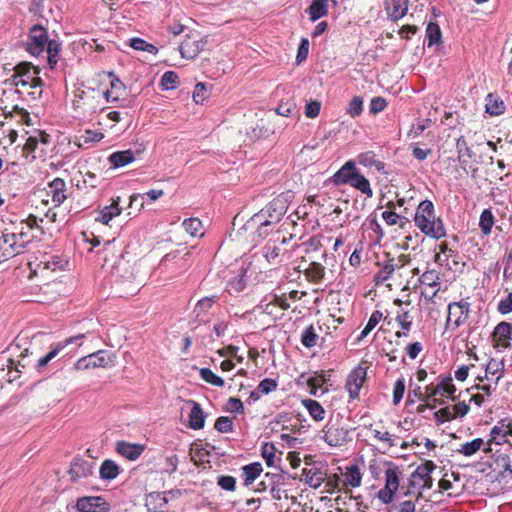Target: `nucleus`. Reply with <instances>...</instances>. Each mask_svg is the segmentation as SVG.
I'll list each match as a JSON object with an SVG mask.
<instances>
[{
  "label": "nucleus",
  "instance_id": "nucleus-1",
  "mask_svg": "<svg viewBox=\"0 0 512 512\" xmlns=\"http://www.w3.org/2000/svg\"><path fill=\"white\" fill-rule=\"evenodd\" d=\"M203 235V224L198 218H189L184 220L181 225H172L162 235V260H165L168 266L170 261L176 259L177 266L183 267L189 256L188 237L195 238Z\"/></svg>",
  "mask_w": 512,
  "mask_h": 512
},
{
  "label": "nucleus",
  "instance_id": "nucleus-2",
  "mask_svg": "<svg viewBox=\"0 0 512 512\" xmlns=\"http://www.w3.org/2000/svg\"><path fill=\"white\" fill-rule=\"evenodd\" d=\"M289 197V193H282L275 197L266 209H262L250 217L243 225V229L253 230L258 227L261 230L265 226H275L287 211Z\"/></svg>",
  "mask_w": 512,
  "mask_h": 512
},
{
  "label": "nucleus",
  "instance_id": "nucleus-3",
  "mask_svg": "<svg viewBox=\"0 0 512 512\" xmlns=\"http://www.w3.org/2000/svg\"><path fill=\"white\" fill-rule=\"evenodd\" d=\"M414 221L421 232L429 237L440 239L446 235L444 224L435 216L431 201L425 200L418 205Z\"/></svg>",
  "mask_w": 512,
  "mask_h": 512
},
{
  "label": "nucleus",
  "instance_id": "nucleus-4",
  "mask_svg": "<svg viewBox=\"0 0 512 512\" xmlns=\"http://www.w3.org/2000/svg\"><path fill=\"white\" fill-rule=\"evenodd\" d=\"M436 468L432 461H426L424 464L417 467V469L410 475L409 489L405 493V497H416V499L423 497V492L429 490L433 486V478L431 473Z\"/></svg>",
  "mask_w": 512,
  "mask_h": 512
},
{
  "label": "nucleus",
  "instance_id": "nucleus-5",
  "mask_svg": "<svg viewBox=\"0 0 512 512\" xmlns=\"http://www.w3.org/2000/svg\"><path fill=\"white\" fill-rule=\"evenodd\" d=\"M208 37L202 36L198 31H189L178 44V50L182 58L194 60L205 48Z\"/></svg>",
  "mask_w": 512,
  "mask_h": 512
},
{
  "label": "nucleus",
  "instance_id": "nucleus-6",
  "mask_svg": "<svg viewBox=\"0 0 512 512\" xmlns=\"http://www.w3.org/2000/svg\"><path fill=\"white\" fill-rule=\"evenodd\" d=\"M399 468L392 462H388L385 468V485L378 491V499L385 504L391 503L400 485Z\"/></svg>",
  "mask_w": 512,
  "mask_h": 512
},
{
  "label": "nucleus",
  "instance_id": "nucleus-7",
  "mask_svg": "<svg viewBox=\"0 0 512 512\" xmlns=\"http://www.w3.org/2000/svg\"><path fill=\"white\" fill-rule=\"evenodd\" d=\"M297 270L303 272L306 279L315 284L321 282L325 276V267L315 256H309V259L302 257Z\"/></svg>",
  "mask_w": 512,
  "mask_h": 512
},
{
  "label": "nucleus",
  "instance_id": "nucleus-8",
  "mask_svg": "<svg viewBox=\"0 0 512 512\" xmlns=\"http://www.w3.org/2000/svg\"><path fill=\"white\" fill-rule=\"evenodd\" d=\"M48 41L47 30L39 24L33 25L29 30L26 49L31 55L38 56L45 50Z\"/></svg>",
  "mask_w": 512,
  "mask_h": 512
},
{
  "label": "nucleus",
  "instance_id": "nucleus-9",
  "mask_svg": "<svg viewBox=\"0 0 512 512\" xmlns=\"http://www.w3.org/2000/svg\"><path fill=\"white\" fill-rule=\"evenodd\" d=\"M111 365H113L112 355L107 351L99 350L95 353L80 358L76 362L75 367L78 370H83L98 367L106 368Z\"/></svg>",
  "mask_w": 512,
  "mask_h": 512
},
{
  "label": "nucleus",
  "instance_id": "nucleus-10",
  "mask_svg": "<svg viewBox=\"0 0 512 512\" xmlns=\"http://www.w3.org/2000/svg\"><path fill=\"white\" fill-rule=\"evenodd\" d=\"M290 238L277 236L273 241H269L263 248L264 257L271 264H279L282 262L286 250L283 245L287 243Z\"/></svg>",
  "mask_w": 512,
  "mask_h": 512
},
{
  "label": "nucleus",
  "instance_id": "nucleus-11",
  "mask_svg": "<svg viewBox=\"0 0 512 512\" xmlns=\"http://www.w3.org/2000/svg\"><path fill=\"white\" fill-rule=\"evenodd\" d=\"M470 304L467 301L450 303L448 306V317L446 324H453L454 327L460 326L468 317Z\"/></svg>",
  "mask_w": 512,
  "mask_h": 512
},
{
  "label": "nucleus",
  "instance_id": "nucleus-12",
  "mask_svg": "<svg viewBox=\"0 0 512 512\" xmlns=\"http://www.w3.org/2000/svg\"><path fill=\"white\" fill-rule=\"evenodd\" d=\"M40 70L38 67H34L29 62H20L14 68V74L12 75L13 84L18 87H26L30 83V78L33 74H39Z\"/></svg>",
  "mask_w": 512,
  "mask_h": 512
},
{
  "label": "nucleus",
  "instance_id": "nucleus-13",
  "mask_svg": "<svg viewBox=\"0 0 512 512\" xmlns=\"http://www.w3.org/2000/svg\"><path fill=\"white\" fill-rule=\"evenodd\" d=\"M85 337L84 334H79L73 337H69L64 342H58L52 346L51 350L43 357L39 358L37 364L35 365V369L38 372H41L42 369L52 360L54 359L61 350H63L67 345L76 342L77 340L83 339Z\"/></svg>",
  "mask_w": 512,
  "mask_h": 512
},
{
  "label": "nucleus",
  "instance_id": "nucleus-14",
  "mask_svg": "<svg viewBox=\"0 0 512 512\" xmlns=\"http://www.w3.org/2000/svg\"><path fill=\"white\" fill-rule=\"evenodd\" d=\"M77 509L80 512H101L108 510V503L100 496L82 497L77 500Z\"/></svg>",
  "mask_w": 512,
  "mask_h": 512
},
{
  "label": "nucleus",
  "instance_id": "nucleus-15",
  "mask_svg": "<svg viewBox=\"0 0 512 512\" xmlns=\"http://www.w3.org/2000/svg\"><path fill=\"white\" fill-rule=\"evenodd\" d=\"M302 476L304 477V481L306 484H308L311 488H318L321 486V484L326 479V471L324 469V466L321 465L320 467L313 466L311 468H304L302 471Z\"/></svg>",
  "mask_w": 512,
  "mask_h": 512
},
{
  "label": "nucleus",
  "instance_id": "nucleus-16",
  "mask_svg": "<svg viewBox=\"0 0 512 512\" xmlns=\"http://www.w3.org/2000/svg\"><path fill=\"white\" fill-rule=\"evenodd\" d=\"M512 339V323L500 322L493 331V341L496 347L508 348Z\"/></svg>",
  "mask_w": 512,
  "mask_h": 512
},
{
  "label": "nucleus",
  "instance_id": "nucleus-17",
  "mask_svg": "<svg viewBox=\"0 0 512 512\" xmlns=\"http://www.w3.org/2000/svg\"><path fill=\"white\" fill-rule=\"evenodd\" d=\"M504 367L503 364L495 359H491L485 369L484 376H478L476 380L478 382H492L493 384H498L499 380L503 377Z\"/></svg>",
  "mask_w": 512,
  "mask_h": 512
},
{
  "label": "nucleus",
  "instance_id": "nucleus-18",
  "mask_svg": "<svg viewBox=\"0 0 512 512\" xmlns=\"http://www.w3.org/2000/svg\"><path fill=\"white\" fill-rule=\"evenodd\" d=\"M69 474L74 482L87 478L92 474V463L81 458H75L71 463Z\"/></svg>",
  "mask_w": 512,
  "mask_h": 512
},
{
  "label": "nucleus",
  "instance_id": "nucleus-19",
  "mask_svg": "<svg viewBox=\"0 0 512 512\" xmlns=\"http://www.w3.org/2000/svg\"><path fill=\"white\" fill-rule=\"evenodd\" d=\"M21 254L18 248H16L15 239L10 233L3 234L0 236V263Z\"/></svg>",
  "mask_w": 512,
  "mask_h": 512
},
{
  "label": "nucleus",
  "instance_id": "nucleus-20",
  "mask_svg": "<svg viewBox=\"0 0 512 512\" xmlns=\"http://www.w3.org/2000/svg\"><path fill=\"white\" fill-rule=\"evenodd\" d=\"M116 451L124 458L134 461L141 456L144 446L126 441H118L116 443Z\"/></svg>",
  "mask_w": 512,
  "mask_h": 512
},
{
  "label": "nucleus",
  "instance_id": "nucleus-21",
  "mask_svg": "<svg viewBox=\"0 0 512 512\" xmlns=\"http://www.w3.org/2000/svg\"><path fill=\"white\" fill-rule=\"evenodd\" d=\"M365 381V371L358 368L351 372L346 382V388L351 398H356Z\"/></svg>",
  "mask_w": 512,
  "mask_h": 512
},
{
  "label": "nucleus",
  "instance_id": "nucleus-22",
  "mask_svg": "<svg viewBox=\"0 0 512 512\" xmlns=\"http://www.w3.org/2000/svg\"><path fill=\"white\" fill-rule=\"evenodd\" d=\"M184 411L189 413L190 427L200 429L204 426V415L200 405L190 401L184 405Z\"/></svg>",
  "mask_w": 512,
  "mask_h": 512
},
{
  "label": "nucleus",
  "instance_id": "nucleus-23",
  "mask_svg": "<svg viewBox=\"0 0 512 512\" xmlns=\"http://www.w3.org/2000/svg\"><path fill=\"white\" fill-rule=\"evenodd\" d=\"M52 197L54 206H60L67 198L66 196V183L61 178H55L49 184V192Z\"/></svg>",
  "mask_w": 512,
  "mask_h": 512
},
{
  "label": "nucleus",
  "instance_id": "nucleus-24",
  "mask_svg": "<svg viewBox=\"0 0 512 512\" xmlns=\"http://www.w3.org/2000/svg\"><path fill=\"white\" fill-rule=\"evenodd\" d=\"M357 171L355 162L349 160L333 175V181L337 185L350 184Z\"/></svg>",
  "mask_w": 512,
  "mask_h": 512
},
{
  "label": "nucleus",
  "instance_id": "nucleus-25",
  "mask_svg": "<svg viewBox=\"0 0 512 512\" xmlns=\"http://www.w3.org/2000/svg\"><path fill=\"white\" fill-rule=\"evenodd\" d=\"M348 432L347 430L337 427V426H330L325 431L324 434V440L330 445V446H341L343 445L347 440Z\"/></svg>",
  "mask_w": 512,
  "mask_h": 512
},
{
  "label": "nucleus",
  "instance_id": "nucleus-26",
  "mask_svg": "<svg viewBox=\"0 0 512 512\" xmlns=\"http://www.w3.org/2000/svg\"><path fill=\"white\" fill-rule=\"evenodd\" d=\"M504 421L499 422L495 425L490 432V439L486 442V447L483 448V452L490 453L492 451L491 444L495 443L501 445L503 443L508 444V440L504 431Z\"/></svg>",
  "mask_w": 512,
  "mask_h": 512
},
{
  "label": "nucleus",
  "instance_id": "nucleus-27",
  "mask_svg": "<svg viewBox=\"0 0 512 512\" xmlns=\"http://www.w3.org/2000/svg\"><path fill=\"white\" fill-rule=\"evenodd\" d=\"M458 160L461 168L466 172L470 173L473 177L476 175L478 171L479 162L477 157L472 149L469 151L462 153L458 156Z\"/></svg>",
  "mask_w": 512,
  "mask_h": 512
},
{
  "label": "nucleus",
  "instance_id": "nucleus-28",
  "mask_svg": "<svg viewBox=\"0 0 512 512\" xmlns=\"http://www.w3.org/2000/svg\"><path fill=\"white\" fill-rule=\"evenodd\" d=\"M134 159L135 156L131 150L114 152L108 158L111 166L114 168L124 167L133 162Z\"/></svg>",
  "mask_w": 512,
  "mask_h": 512
},
{
  "label": "nucleus",
  "instance_id": "nucleus-29",
  "mask_svg": "<svg viewBox=\"0 0 512 512\" xmlns=\"http://www.w3.org/2000/svg\"><path fill=\"white\" fill-rule=\"evenodd\" d=\"M485 447L486 443L482 438H475L472 441L461 444L457 452L465 457H471Z\"/></svg>",
  "mask_w": 512,
  "mask_h": 512
},
{
  "label": "nucleus",
  "instance_id": "nucleus-30",
  "mask_svg": "<svg viewBox=\"0 0 512 512\" xmlns=\"http://www.w3.org/2000/svg\"><path fill=\"white\" fill-rule=\"evenodd\" d=\"M119 200H113V202L109 206H105L99 213V216L96 217V221L101 222L107 225L115 216H118L121 213V209L119 208Z\"/></svg>",
  "mask_w": 512,
  "mask_h": 512
},
{
  "label": "nucleus",
  "instance_id": "nucleus-31",
  "mask_svg": "<svg viewBox=\"0 0 512 512\" xmlns=\"http://www.w3.org/2000/svg\"><path fill=\"white\" fill-rule=\"evenodd\" d=\"M485 110L492 116H498L505 111L504 102L495 94H488L485 100Z\"/></svg>",
  "mask_w": 512,
  "mask_h": 512
},
{
  "label": "nucleus",
  "instance_id": "nucleus-32",
  "mask_svg": "<svg viewBox=\"0 0 512 512\" xmlns=\"http://www.w3.org/2000/svg\"><path fill=\"white\" fill-rule=\"evenodd\" d=\"M350 185L359 190L362 194H364L367 198L373 197V190L370 186L368 179L360 174L358 171L354 175L353 179H351Z\"/></svg>",
  "mask_w": 512,
  "mask_h": 512
},
{
  "label": "nucleus",
  "instance_id": "nucleus-33",
  "mask_svg": "<svg viewBox=\"0 0 512 512\" xmlns=\"http://www.w3.org/2000/svg\"><path fill=\"white\" fill-rule=\"evenodd\" d=\"M119 472V466L110 459L104 460L99 470L100 477L103 480H113L119 475Z\"/></svg>",
  "mask_w": 512,
  "mask_h": 512
},
{
  "label": "nucleus",
  "instance_id": "nucleus-34",
  "mask_svg": "<svg viewBox=\"0 0 512 512\" xmlns=\"http://www.w3.org/2000/svg\"><path fill=\"white\" fill-rule=\"evenodd\" d=\"M368 430L372 434L373 438L381 442L384 445V447L391 448L393 446H396L393 435L390 434L388 431L378 429L376 427H373V425H370L368 427Z\"/></svg>",
  "mask_w": 512,
  "mask_h": 512
},
{
  "label": "nucleus",
  "instance_id": "nucleus-35",
  "mask_svg": "<svg viewBox=\"0 0 512 512\" xmlns=\"http://www.w3.org/2000/svg\"><path fill=\"white\" fill-rule=\"evenodd\" d=\"M10 235H13L16 248H18L21 253L27 248L34 238V235H32L30 231L25 230L24 226L21 227L20 231L10 233Z\"/></svg>",
  "mask_w": 512,
  "mask_h": 512
},
{
  "label": "nucleus",
  "instance_id": "nucleus-36",
  "mask_svg": "<svg viewBox=\"0 0 512 512\" xmlns=\"http://www.w3.org/2000/svg\"><path fill=\"white\" fill-rule=\"evenodd\" d=\"M358 163L362 166L372 168L377 171L384 170V163L376 159V155L372 151L361 153L357 157Z\"/></svg>",
  "mask_w": 512,
  "mask_h": 512
},
{
  "label": "nucleus",
  "instance_id": "nucleus-37",
  "mask_svg": "<svg viewBox=\"0 0 512 512\" xmlns=\"http://www.w3.org/2000/svg\"><path fill=\"white\" fill-rule=\"evenodd\" d=\"M302 404L314 420L322 421L325 418V410L319 402L312 399H305L302 401Z\"/></svg>",
  "mask_w": 512,
  "mask_h": 512
},
{
  "label": "nucleus",
  "instance_id": "nucleus-38",
  "mask_svg": "<svg viewBox=\"0 0 512 512\" xmlns=\"http://www.w3.org/2000/svg\"><path fill=\"white\" fill-rule=\"evenodd\" d=\"M495 224V218L490 209H484L480 215L479 228L483 235L488 236Z\"/></svg>",
  "mask_w": 512,
  "mask_h": 512
},
{
  "label": "nucleus",
  "instance_id": "nucleus-39",
  "mask_svg": "<svg viewBox=\"0 0 512 512\" xmlns=\"http://www.w3.org/2000/svg\"><path fill=\"white\" fill-rule=\"evenodd\" d=\"M243 475L245 477L244 483L245 485H250L254 482V480L261 474L262 465L259 462H254L249 465H246L242 468Z\"/></svg>",
  "mask_w": 512,
  "mask_h": 512
},
{
  "label": "nucleus",
  "instance_id": "nucleus-40",
  "mask_svg": "<svg viewBox=\"0 0 512 512\" xmlns=\"http://www.w3.org/2000/svg\"><path fill=\"white\" fill-rule=\"evenodd\" d=\"M386 5L387 10L394 19L403 17L407 12V4L405 1L387 0Z\"/></svg>",
  "mask_w": 512,
  "mask_h": 512
},
{
  "label": "nucleus",
  "instance_id": "nucleus-41",
  "mask_svg": "<svg viewBox=\"0 0 512 512\" xmlns=\"http://www.w3.org/2000/svg\"><path fill=\"white\" fill-rule=\"evenodd\" d=\"M308 11L312 21H316L317 19L325 16L328 12L327 0H313Z\"/></svg>",
  "mask_w": 512,
  "mask_h": 512
},
{
  "label": "nucleus",
  "instance_id": "nucleus-42",
  "mask_svg": "<svg viewBox=\"0 0 512 512\" xmlns=\"http://www.w3.org/2000/svg\"><path fill=\"white\" fill-rule=\"evenodd\" d=\"M417 501L416 497H405L399 503L392 505L389 512H415Z\"/></svg>",
  "mask_w": 512,
  "mask_h": 512
},
{
  "label": "nucleus",
  "instance_id": "nucleus-43",
  "mask_svg": "<svg viewBox=\"0 0 512 512\" xmlns=\"http://www.w3.org/2000/svg\"><path fill=\"white\" fill-rule=\"evenodd\" d=\"M48 54V63L51 68H54L59 59V53L61 51V44L56 40L48 41L46 48Z\"/></svg>",
  "mask_w": 512,
  "mask_h": 512
},
{
  "label": "nucleus",
  "instance_id": "nucleus-44",
  "mask_svg": "<svg viewBox=\"0 0 512 512\" xmlns=\"http://www.w3.org/2000/svg\"><path fill=\"white\" fill-rule=\"evenodd\" d=\"M439 280H440L439 274L435 270L426 271L420 277L421 284L432 287V288H437L434 291L433 295H435L437 293V291L439 290V288H438L440 285Z\"/></svg>",
  "mask_w": 512,
  "mask_h": 512
},
{
  "label": "nucleus",
  "instance_id": "nucleus-45",
  "mask_svg": "<svg viewBox=\"0 0 512 512\" xmlns=\"http://www.w3.org/2000/svg\"><path fill=\"white\" fill-rule=\"evenodd\" d=\"M439 396L441 397H447L451 398L452 400H455L454 393L456 392V387L452 383L451 377L443 378L439 383Z\"/></svg>",
  "mask_w": 512,
  "mask_h": 512
},
{
  "label": "nucleus",
  "instance_id": "nucleus-46",
  "mask_svg": "<svg viewBox=\"0 0 512 512\" xmlns=\"http://www.w3.org/2000/svg\"><path fill=\"white\" fill-rule=\"evenodd\" d=\"M160 197V191L158 190H150L147 193L143 194H135L130 197V206L134 203L140 201V206L143 207L145 202L149 200L150 202L156 201Z\"/></svg>",
  "mask_w": 512,
  "mask_h": 512
},
{
  "label": "nucleus",
  "instance_id": "nucleus-47",
  "mask_svg": "<svg viewBox=\"0 0 512 512\" xmlns=\"http://www.w3.org/2000/svg\"><path fill=\"white\" fill-rule=\"evenodd\" d=\"M130 46L135 50L145 51L152 55H156L158 53V48L155 45L150 44L141 38L130 39Z\"/></svg>",
  "mask_w": 512,
  "mask_h": 512
},
{
  "label": "nucleus",
  "instance_id": "nucleus-48",
  "mask_svg": "<svg viewBox=\"0 0 512 512\" xmlns=\"http://www.w3.org/2000/svg\"><path fill=\"white\" fill-rule=\"evenodd\" d=\"M275 226H265L264 229H259L258 227H255L253 230H244L243 227L239 230V234H246L248 233V236L243 235L246 239L251 238V241L254 242L256 239L264 238L266 237Z\"/></svg>",
  "mask_w": 512,
  "mask_h": 512
},
{
  "label": "nucleus",
  "instance_id": "nucleus-49",
  "mask_svg": "<svg viewBox=\"0 0 512 512\" xmlns=\"http://www.w3.org/2000/svg\"><path fill=\"white\" fill-rule=\"evenodd\" d=\"M200 376L202 380L205 382L217 386V387H223L225 382L224 380L217 376L213 371H211L209 368H201L199 370Z\"/></svg>",
  "mask_w": 512,
  "mask_h": 512
},
{
  "label": "nucleus",
  "instance_id": "nucleus-50",
  "mask_svg": "<svg viewBox=\"0 0 512 512\" xmlns=\"http://www.w3.org/2000/svg\"><path fill=\"white\" fill-rule=\"evenodd\" d=\"M361 473L357 466H350L345 473L346 483L352 487H358L361 484Z\"/></svg>",
  "mask_w": 512,
  "mask_h": 512
},
{
  "label": "nucleus",
  "instance_id": "nucleus-51",
  "mask_svg": "<svg viewBox=\"0 0 512 512\" xmlns=\"http://www.w3.org/2000/svg\"><path fill=\"white\" fill-rule=\"evenodd\" d=\"M317 340L318 334L312 325H310L301 335V342L307 348L317 345Z\"/></svg>",
  "mask_w": 512,
  "mask_h": 512
},
{
  "label": "nucleus",
  "instance_id": "nucleus-52",
  "mask_svg": "<svg viewBox=\"0 0 512 512\" xmlns=\"http://www.w3.org/2000/svg\"><path fill=\"white\" fill-rule=\"evenodd\" d=\"M428 45L439 44L441 42V31L436 23H429L426 28Z\"/></svg>",
  "mask_w": 512,
  "mask_h": 512
},
{
  "label": "nucleus",
  "instance_id": "nucleus-53",
  "mask_svg": "<svg viewBox=\"0 0 512 512\" xmlns=\"http://www.w3.org/2000/svg\"><path fill=\"white\" fill-rule=\"evenodd\" d=\"M104 137L103 133L92 130H85L84 133L79 137V146L82 147L85 144L96 143L102 140Z\"/></svg>",
  "mask_w": 512,
  "mask_h": 512
},
{
  "label": "nucleus",
  "instance_id": "nucleus-54",
  "mask_svg": "<svg viewBox=\"0 0 512 512\" xmlns=\"http://www.w3.org/2000/svg\"><path fill=\"white\" fill-rule=\"evenodd\" d=\"M186 30V25H184L180 21H173L172 23H168L166 26L168 42L170 43L172 37H177L184 33Z\"/></svg>",
  "mask_w": 512,
  "mask_h": 512
},
{
  "label": "nucleus",
  "instance_id": "nucleus-55",
  "mask_svg": "<svg viewBox=\"0 0 512 512\" xmlns=\"http://www.w3.org/2000/svg\"><path fill=\"white\" fill-rule=\"evenodd\" d=\"M179 83V76L173 71H167L162 75V89H175Z\"/></svg>",
  "mask_w": 512,
  "mask_h": 512
},
{
  "label": "nucleus",
  "instance_id": "nucleus-56",
  "mask_svg": "<svg viewBox=\"0 0 512 512\" xmlns=\"http://www.w3.org/2000/svg\"><path fill=\"white\" fill-rule=\"evenodd\" d=\"M262 457L268 466H273L276 458V448L272 443H264L262 446Z\"/></svg>",
  "mask_w": 512,
  "mask_h": 512
},
{
  "label": "nucleus",
  "instance_id": "nucleus-57",
  "mask_svg": "<svg viewBox=\"0 0 512 512\" xmlns=\"http://www.w3.org/2000/svg\"><path fill=\"white\" fill-rule=\"evenodd\" d=\"M306 258L309 259V256H314L313 253L318 252L322 247V243L319 237L313 236L308 241L304 243Z\"/></svg>",
  "mask_w": 512,
  "mask_h": 512
},
{
  "label": "nucleus",
  "instance_id": "nucleus-58",
  "mask_svg": "<svg viewBox=\"0 0 512 512\" xmlns=\"http://www.w3.org/2000/svg\"><path fill=\"white\" fill-rule=\"evenodd\" d=\"M439 387H438V384L437 385H434V384H430L428 386H426L425 388V393H420L419 394V400L421 401H428V400H433L434 402H439L440 404L442 403V401H439L436 396L439 395Z\"/></svg>",
  "mask_w": 512,
  "mask_h": 512
},
{
  "label": "nucleus",
  "instance_id": "nucleus-59",
  "mask_svg": "<svg viewBox=\"0 0 512 512\" xmlns=\"http://www.w3.org/2000/svg\"><path fill=\"white\" fill-rule=\"evenodd\" d=\"M245 131L251 139H258L264 136L263 125L262 122L259 123V121L256 123L251 122L247 124Z\"/></svg>",
  "mask_w": 512,
  "mask_h": 512
},
{
  "label": "nucleus",
  "instance_id": "nucleus-60",
  "mask_svg": "<svg viewBox=\"0 0 512 512\" xmlns=\"http://www.w3.org/2000/svg\"><path fill=\"white\" fill-rule=\"evenodd\" d=\"M160 493L159 492H151L146 497L145 506L148 509V512H159L160 509Z\"/></svg>",
  "mask_w": 512,
  "mask_h": 512
},
{
  "label": "nucleus",
  "instance_id": "nucleus-61",
  "mask_svg": "<svg viewBox=\"0 0 512 512\" xmlns=\"http://www.w3.org/2000/svg\"><path fill=\"white\" fill-rule=\"evenodd\" d=\"M453 410L454 409L452 408V406L441 408L440 410L434 413L435 420L437 422L443 423L445 421L455 419V414L453 413Z\"/></svg>",
  "mask_w": 512,
  "mask_h": 512
},
{
  "label": "nucleus",
  "instance_id": "nucleus-62",
  "mask_svg": "<svg viewBox=\"0 0 512 512\" xmlns=\"http://www.w3.org/2000/svg\"><path fill=\"white\" fill-rule=\"evenodd\" d=\"M362 110H363V100L358 96L354 97L350 101V103L347 107V113L351 117L359 116L362 113Z\"/></svg>",
  "mask_w": 512,
  "mask_h": 512
},
{
  "label": "nucleus",
  "instance_id": "nucleus-63",
  "mask_svg": "<svg viewBox=\"0 0 512 512\" xmlns=\"http://www.w3.org/2000/svg\"><path fill=\"white\" fill-rule=\"evenodd\" d=\"M215 429L221 433H228L233 430V422L228 417H219L215 422Z\"/></svg>",
  "mask_w": 512,
  "mask_h": 512
},
{
  "label": "nucleus",
  "instance_id": "nucleus-64",
  "mask_svg": "<svg viewBox=\"0 0 512 512\" xmlns=\"http://www.w3.org/2000/svg\"><path fill=\"white\" fill-rule=\"evenodd\" d=\"M396 321L399 323L402 329L409 331L412 326V319L409 311L401 310L396 316Z\"/></svg>",
  "mask_w": 512,
  "mask_h": 512
}]
</instances>
